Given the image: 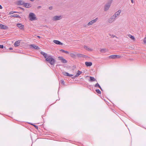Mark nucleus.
Listing matches in <instances>:
<instances>
[{
    "label": "nucleus",
    "instance_id": "obj_10",
    "mask_svg": "<svg viewBox=\"0 0 146 146\" xmlns=\"http://www.w3.org/2000/svg\"><path fill=\"white\" fill-rule=\"evenodd\" d=\"M53 42L54 43L57 44L62 45L63 44L62 43H61L60 42L56 40H54Z\"/></svg>",
    "mask_w": 146,
    "mask_h": 146
},
{
    "label": "nucleus",
    "instance_id": "obj_1",
    "mask_svg": "<svg viewBox=\"0 0 146 146\" xmlns=\"http://www.w3.org/2000/svg\"><path fill=\"white\" fill-rule=\"evenodd\" d=\"M40 53L44 56L46 61L52 65L54 64L55 61V60L51 56L48 55L47 54L43 52H41Z\"/></svg>",
    "mask_w": 146,
    "mask_h": 146
},
{
    "label": "nucleus",
    "instance_id": "obj_9",
    "mask_svg": "<svg viewBox=\"0 0 146 146\" xmlns=\"http://www.w3.org/2000/svg\"><path fill=\"white\" fill-rule=\"evenodd\" d=\"M58 58L63 63H66L67 61L65 59L61 57H59Z\"/></svg>",
    "mask_w": 146,
    "mask_h": 146
},
{
    "label": "nucleus",
    "instance_id": "obj_18",
    "mask_svg": "<svg viewBox=\"0 0 146 146\" xmlns=\"http://www.w3.org/2000/svg\"><path fill=\"white\" fill-rule=\"evenodd\" d=\"M128 36L129 38H130L132 40H135V38L133 36L131 35H128Z\"/></svg>",
    "mask_w": 146,
    "mask_h": 146
},
{
    "label": "nucleus",
    "instance_id": "obj_28",
    "mask_svg": "<svg viewBox=\"0 0 146 146\" xmlns=\"http://www.w3.org/2000/svg\"><path fill=\"white\" fill-rule=\"evenodd\" d=\"M33 125L34 127L36 129H38V126L37 125H33V124H32Z\"/></svg>",
    "mask_w": 146,
    "mask_h": 146
},
{
    "label": "nucleus",
    "instance_id": "obj_6",
    "mask_svg": "<svg viewBox=\"0 0 146 146\" xmlns=\"http://www.w3.org/2000/svg\"><path fill=\"white\" fill-rule=\"evenodd\" d=\"M98 18H96L95 19H94L91 21L89 22L88 24V25L89 26L92 25L94 23H95L97 21Z\"/></svg>",
    "mask_w": 146,
    "mask_h": 146
},
{
    "label": "nucleus",
    "instance_id": "obj_16",
    "mask_svg": "<svg viewBox=\"0 0 146 146\" xmlns=\"http://www.w3.org/2000/svg\"><path fill=\"white\" fill-rule=\"evenodd\" d=\"M115 19V18H114V17H113V16L109 20V22L110 23H111Z\"/></svg>",
    "mask_w": 146,
    "mask_h": 146
},
{
    "label": "nucleus",
    "instance_id": "obj_17",
    "mask_svg": "<svg viewBox=\"0 0 146 146\" xmlns=\"http://www.w3.org/2000/svg\"><path fill=\"white\" fill-rule=\"evenodd\" d=\"M24 6L27 8H29L30 7V4L28 3H24Z\"/></svg>",
    "mask_w": 146,
    "mask_h": 146
},
{
    "label": "nucleus",
    "instance_id": "obj_37",
    "mask_svg": "<svg viewBox=\"0 0 146 146\" xmlns=\"http://www.w3.org/2000/svg\"><path fill=\"white\" fill-rule=\"evenodd\" d=\"M13 13H12V12H10V14H13Z\"/></svg>",
    "mask_w": 146,
    "mask_h": 146
},
{
    "label": "nucleus",
    "instance_id": "obj_8",
    "mask_svg": "<svg viewBox=\"0 0 146 146\" xmlns=\"http://www.w3.org/2000/svg\"><path fill=\"white\" fill-rule=\"evenodd\" d=\"M20 40H18L16 41L14 43V46L15 47L19 46L20 45Z\"/></svg>",
    "mask_w": 146,
    "mask_h": 146
},
{
    "label": "nucleus",
    "instance_id": "obj_12",
    "mask_svg": "<svg viewBox=\"0 0 146 146\" xmlns=\"http://www.w3.org/2000/svg\"><path fill=\"white\" fill-rule=\"evenodd\" d=\"M24 3V2L22 1H19L17 2V4L18 5H23Z\"/></svg>",
    "mask_w": 146,
    "mask_h": 146
},
{
    "label": "nucleus",
    "instance_id": "obj_34",
    "mask_svg": "<svg viewBox=\"0 0 146 146\" xmlns=\"http://www.w3.org/2000/svg\"><path fill=\"white\" fill-rule=\"evenodd\" d=\"M131 2L133 3H134V1L133 0H131Z\"/></svg>",
    "mask_w": 146,
    "mask_h": 146
},
{
    "label": "nucleus",
    "instance_id": "obj_35",
    "mask_svg": "<svg viewBox=\"0 0 146 146\" xmlns=\"http://www.w3.org/2000/svg\"><path fill=\"white\" fill-rule=\"evenodd\" d=\"M37 37H38L39 38H40V36H37Z\"/></svg>",
    "mask_w": 146,
    "mask_h": 146
},
{
    "label": "nucleus",
    "instance_id": "obj_29",
    "mask_svg": "<svg viewBox=\"0 0 146 146\" xmlns=\"http://www.w3.org/2000/svg\"><path fill=\"white\" fill-rule=\"evenodd\" d=\"M117 15H116V14L115 13L114 15L113 16V17H114V18H115H115L117 17Z\"/></svg>",
    "mask_w": 146,
    "mask_h": 146
},
{
    "label": "nucleus",
    "instance_id": "obj_2",
    "mask_svg": "<svg viewBox=\"0 0 146 146\" xmlns=\"http://www.w3.org/2000/svg\"><path fill=\"white\" fill-rule=\"evenodd\" d=\"M29 18L31 21H33L36 19V17L35 14L33 13H30L29 14Z\"/></svg>",
    "mask_w": 146,
    "mask_h": 146
},
{
    "label": "nucleus",
    "instance_id": "obj_13",
    "mask_svg": "<svg viewBox=\"0 0 146 146\" xmlns=\"http://www.w3.org/2000/svg\"><path fill=\"white\" fill-rule=\"evenodd\" d=\"M7 28V27L2 24H0V28L3 29H6Z\"/></svg>",
    "mask_w": 146,
    "mask_h": 146
},
{
    "label": "nucleus",
    "instance_id": "obj_39",
    "mask_svg": "<svg viewBox=\"0 0 146 146\" xmlns=\"http://www.w3.org/2000/svg\"><path fill=\"white\" fill-rule=\"evenodd\" d=\"M31 1H33L34 0H30Z\"/></svg>",
    "mask_w": 146,
    "mask_h": 146
},
{
    "label": "nucleus",
    "instance_id": "obj_25",
    "mask_svg": "<svg viewBox=\"0 0 146 146\" xmlns=\"http://www.w3.org/2000/svg\"><path fill=\"white\" fill-rule=\"evenodd\" d=\"M96 92L98 93V94H100L101 93V91H100V90H99V89H98V90H96Z\"/></svg>",
    "mask_w": 146,
    "mask_h": 146
},
{
    "label": "nucleus",
    "instance_id": "obj_3",
    "mask_svg": "<svg viewBox=\"0 0 146 146\" xmlns=\"http://www.w3.org/2000/svg\"><path fill=\"white\" fill-rule=\"evenodd\" d=\"M109 57L110 59H115L120 58H121V56L119 55H113L110 56Z\"/></svg>",
    "mask_w": 146,
    "mask_h": 146
},
{
    "label": "nucleus",
    "instance_id": "obj_5",
    "mask_svg": "<svg viewBox=\"0 0 146 146\" xmlns=\"http://www.w3.org/2000/svg\"><path fill=\"white\" fill-rule=\"evenodd\" d=\"M17 27L21 29H23L24 28V25L21 23H18L17 24Z\"/></svg>",
    "mask_w": 146,
    "mask_h": 146
},
{
    "label": "nucleus",
    "instance_id": "obj_31",
    "mask_svg": "<svg viewBox=\"0 0 146 146\" xmlns=\"http://www.w3.org/2000/svg\"><path fill=\"white\" fill-rule=\"evenodd\" d=\"M0 48H3V45H0Z\"/></svg>",
    "mask_w": 146,
    "mask_h": 146
},
{
    "label": "nucleus",
    "instance_id": "obj_7",
    "mask_svg": "<svg viewBox=\"0 0 146 146\" xmlns=\"http://www.w3.org/2000/svg\"><path fill=\"white\" fill-rule=\"evenodd\" d=\"M61 17L60 16H54L53 18V20L54 21H56L59 20L61 19Z\"/></svg>",
    "mask_w": 146,
    "mask_h": 146
},
{
    "label": "nucleus",
    "instance_id": "obj_32",
    "mask_svg": "<svg viewBox=\"0 0 146 146\" xmlns=\"http://www.w3.org/2000/svg\"><path fill=\"white\" fill-rule=\"evenodd\" d=\"M61 83L63 84H64V81L63 80H62L61 81Z\"/></svg>",
    "mask_w": 146,
    "mask_h": 146
},
{
    "label": "nucleus",
    "instance_id": "obj_27",
    "mask_svg": "<svg viewBox=\"0 0 146 146\" xmlns=\"http://www.w3.org/2000/svg\"><path fill=\"white\" fill-rule=\"evenodd\" d=\"M106 51V49H102L100 50V51L102 52H104Z\"/></svg>",
    "mask_w": 146,
    "mask_h": 146
},
{
    "label": "nucleus",
    "instance_id": "obj_26",
    "mask_svg": "<svg viewBox=\"0 0 146 146\" xmlns=\"http://www.w3.org/2000/svg\"><path fill=\"white\" fill-rule=\"evenodd\" d=\"M70 55L71 56H72V57H74L75 56V55L73 53H70Z\"/></svg>",
    "mask_w": 146,
    "mask_h": 146
},
{
    "label": "nucleus",
    "instance_id": "obj_4",
    "mask_svg": "<svg viewBox=\"0 0 146 146\" xmlns=\"http://www.w3.org/2000/svg\"><path fill=\"white\" fill-rule=\"evenodd\" d=\"M87 77H89L90 78V79L89 80V82H97L96 80L93 77L89 76H87Z\"/></svg>",
    "mask_w": 146,
    "mask_h": 146
},
{
    "label": "nucleus",
    "instance_id": "obj_30",
    "mask_svg": "<svg viewBox=\"0 0 146 146\" xmlns=\"http://www.w3.org/2000/svg\"><path fill=\"white\" fill-rule=\"evenodd\" d=\"M143 41L144 43L146 44V37L144 38Z\"/></svg>",
    "mask_w": 146,
    "mask_h": 146
},
{
    "label": "nucleus",
    "instance_id": "obj_20",
    "mask_svg": "<svg viewBox=\"0 0 146 146\" xmlns=\"http://www.w3.org/2000/svg\"><path fill=\"white\" fill-rule=\"evenodd\" d=\"M60 51L62 52H64L65 53L68 54H69V52L67 51H65L63 49H61L60 50Z\"/></svg>",
    "mask_w": 146,
    "mask_h": 146
},
{
    "label": "nucleus",
    "instance_id": "obj_22",
    "mask_svg": "<svg viewBox=\"0 0 146 146\" xmlns=\"http://www.w3.org/2000/svg\"><path fill=\"white\" fill-rule=\"evenodd\" d=\"M121 12V11L120 10H118L115 13L117 15H119Z\"/></svg>",
    "mask_w": 146,
    "mask_h": 146
},
{
    "label": "nucleus",
    "instance_id": "obj_19",
    "mask_svg": "<svg viewBox=\"0 0 146 146\" xmlns=\"http://www.w3.org/2000/svg\"><path fill=\"white\" fill-rule=\"evenodd\" d=\"M11 17H17L19 18H20V17L19 16L16 15H11L10 16Z\"/></svg>",
    "mask_w": 146,
    "mask_h": 146
},
{
    "label": "nucleus",
    "instance_id": "obj_15",
    "mask_svg": "<svg viewBox=\"0 0 146 146\" xmlns=\"http://www.w3.org/2000/svg\"><path fill=\"white\" fill-rule=\"evenodd\" d=\"M82 73V72L81 71H80L79 70H78L77 71V73H76V75L75 76V77H76L78 76L79 75L81 74Z\"/></svg>",
    "mask_w": 146,
    "mask_h": 146
},
{
    "label": "nucleus",
    "instance_id": "obj_33",
    "mask_svg": "<svg viewBox=\"0 0 146 146\" xmlns=\"http://www.w3.org/2000/svg\"><path fill=\"white\" fill-rule=\"evenodd\" d=\"M2 7L1 5H0V9H2Z\"/></svg>",
    "mask_w": 146,
    "mask_h": 146
},
{
    "label": "nucleus",
    "instance_id": "obj_14",
    "mask_svg": "<svg viewBox=\"0 0 146 146\" xmlns=\"http://www.w3.org/2000/svg\"><path fill=\"white\" fill-rule=\"evenodd\" d=\"M86 65L87 66H91L92 65V63L91 62H85Z\"/></svg>",
    "mask_w": 146,
    "mask_h": 146
},
{
    "label": "nucleus",
    "instance_id": "obj_36",
    "mask_svg": "<svg viewBox=\"0 0 146 146\" xmlns=\"http://www.w3.org/2000/svg\"><path fill=\"white\" fill-rule=\"evenodd\" d=\"M49 9H52V7H49Z\"/></svg>",
    "mask_w": 146,
    "mask_h": 146
},
{
    "label": "nucleus",
    "instance_id": "obj_11",
    "mask_svg": "<svg viewBox=\"0 0 146 146\" xmlns=\"http://www.w3.org/2000/svg\"><path fill=\"white\" fill-rule=\"evenodd\" d=\"M30 46L31 47H32L33 48L36 49L38 50V49H39V48H39V47L36 46V45L34 44H31L30 45Z\"/></svg>",
    "mask_w": 146,
    "mask_h": 146
},
{
    "label": "nucleus",
    "instance_id": "obj_21",
    "mask_svg": "<svg viewBox=\"0 0 146 146\" xmlns=\"http://www.w3.org/2000/svg\"><path fill=\"white\" fill-rule=\"evenodd\" d=\"M110 7V5L109 4L108 5H106L105 7V10H107L109 9Z\"/></svg>",
    "mask_w": 146,
    "mask_h": 146
},
{
    "label": "nucleus",
    "instance_id": "obj_38",
    "mask_svg": "<svg viewBox=\"0 0 146 146\" xmlns=\"http://www.w3.org/2000/svg\"><path fill=\"white\" fill-rule=\"evenodd\" d=\"M12 49H13L12 48H10V50H11Z\"/></svg>",
    "mask_w": 146,
    "mask_h": 146
},
{
    "label": "nucleus",
    "instance_id": "obj_23",
    "mask_svg": "<svg viewBox=\"0 0 146 146\" xmlns=\"http://www.w3.org/2000/svg\"><path fill=\"white\" fill-rule=\"evenodd\" d=\"M95 86L96 87H99V88H100L101 90H102L101 89V87H100V85H99V84L98 83H97L96 84V85H95Z\"/></svg>",
    "mask_w": 146,
    "mask_h": 146
},
{
    "label": "nucleus",
    "instance_id": "obj_24",
    "mask_svg": "<svg viewBox=\"0 0 146 146\" xmlns=\"http://www.w3.org/2000/svg\"><path fill=\"white\" fill-rule=\"evenodd\" d=\"M66 75L67 76H72L73 75L69 74L68 73H66Z\"/></svg>",
    "mask_w": 146,
    "mask_h": 146
}]
</instances>
